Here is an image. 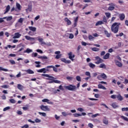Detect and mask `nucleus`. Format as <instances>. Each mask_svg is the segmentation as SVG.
Listing matches in <instances>:
<instances>
[{
    "mask_svg": "<svg viewBox=\"0 0 128 128\" xmlns=\"http://www.w3.org/2000/svg\"><path fill=\"white\" fill-rule=\"evenodd\" d=\"M120 29V25L118 22L114 23L111 26V30L114 34H118Z\"/></svg>",
    "mask_w": 128,
    "mask_h": 128,
    "instance_id": "nucleus-1",
    "label": "nucleus"
},
{
    "mask_svg": "<svg viewBox=\"0 0 128 128\" xmlns=\"http://www.w3.org/2000/svg\"><path fill=\"white\" fill-rule=\"evenodd\" d=\"M40 108V110L44 112H50V109L48 106L41 105Z\"/></svg>",
    "mask_w": 128,
    "mask_h": 128,
    "instance_id": "nucleus-2",
    "label": "nucleus"
},
{
    "mask_svg": "<svg viewBox=\"0 0 128 128\" xmlns=\"http://www.w3.org/2000/svg\"><path fill=\"white\" fill-rule=\"evenodd\" d=\"M65 88L68 90H74L76 89V86L70 84L69 86H65Z\"/></svg>",
    "mask_w": 128,
    "mask_h": 128,
    "instance_id": "nucleus-3",
    "label": "nucleus"
},
{
    "mask_svg": "<svg viewBox=\"0 0 128 128\" xmlns=\"http://www.w3.org/2000/svg\"><path fill=\"white\" fill-rule=\"evenodd\" d=\"M24 38L27 40H30V42H32V44L34 43V40H36V38H32L28 36H26Z\"/></svg>",
    "mask_w": 128,
    "mask_h": 128,
    "instance_id": "nucleus-4",
    "label": "nucleus"
},
{
    "mask_svg": "<svg viewBox=\"0 0 128 128\" xmlns=\"http://www.w3.org/2000/svg\"><path fill=\"white\" fill-rule=\"evenodd\" d=\"M95 59L96 60H97V62H95V64H100L104 62V60L98 56L95 57Z\"/></svg>",
    "mask_w": 128,
    "mask_h": 128,
    "instance_id": "nucleus-5",
    "label": "nucleus"
},
{
    "mask_svg": "<svg viewBox=\"0 0 128 128\" xmlns=\"http://www.w3.org/2000/svg\"><path fill=\"white\" fill-rule=\"evenodd\" d=\"M38 72H43L44 74H46V72H50L48 68H42V69L37 70Z\"/></svg>",
    "mask_w": 128,
    "mask_h": 128,
    "instance_id": "nucleus-6",
    "label": "nucleus"
},
{
    "mask_svg": "<svg viewBox=\"0 0 128 128\" xmlns=\"http://www.w3.org/2000/svg\"><path fill=\"white\" fill-rule=\"evenodd\" d=\"M108 6H110L108 8V10H114V7L116 6L114 4L110 3L108 4Z\"/></svg>",
    "mask_w": 128,
    "mask_h": 128,
    "instance_id": "nucleus-7",
    "label": "nucleus"
},
{
    "mask_svg": "<svg viewBox=\"0 0 128 128\" xmlns=\"http://www.w3.org/2000/svg\"><path fill=\"white\" fill-rule=\"evenodd\" d=\"M74 116V118H78V116H86V113L83 112L82 113V114L75 113L73 114Z\"/></svg>",
    "mask_w": 128,
    "mask_h": 128,
    "instance_id": "nucleus-8",
    "label": "nucleus"
},
{
    "mask_svg": "<svg viewBox=\"0 0 128 128\" xmlns=\"http://www.w3.org/2000/svg\"><path fill=\"white\" fill-rule=\"evenodd\" d=\"M68 58H70V60H71L74 61V56H74V54L72 55V52H70L68 54Z\"/></svg>",
    "mask_w": 128,
    "mask_h": 128,
    "instance_id": "nucleus-9",
    "label": "nucleus"
},
{
    "mask_svg": "<svg viewBox=\"0 0 128 128\" xmlns=\"http://www.w3.org/2000/svg\"><path fill=\"white\" fill-rule=\"evenodd\" d=\"M46 68H53V70H54V72H58L57 68L54 67V66H47L46 67Z\"/></svg>",
    "mask_w": 128,
    "mask_h": 128,
    "instance_id": "nucleus-10",
    "label": "nucleus"
},
{
    "mask_svg": "<svg viewBox=\"0 0 128 128\" xmlns=\"http://www.w3.org/2000/svg\"><path fill=\"white\" fill-rule=\"evenodd\" d=\"M114 62L116 66H118V68H122V62H120L118 60H115Z\"/></svg>",
    "mask_w": 128,
    "mask_h": 128,
    "instance_id": "nucleus-11",
    "label": "nucleus"
},
{
    "mask_svg": "<svg viewBox=\"0 0 128 128\" xmlns=\"http://www.w3.org/2000/svg\"><path fill=\"white\" fill-rule=\"evenodd\" d=\"M61 62H64V64H70L72 62L70 60H66V59L64 58H62L60 59Z\"/></svg>",
    "mask_w": 128,
    "mask_h": 128,
    "instance_id": "nucleus-12",
    "label": "nucleus"
},
{
    "mask_svg": "<svg viewBox=\"0 0 128 128\" xmlns=\"http://www.w3.org/2000/svg\"><path fill=\"white\" fill-rule=\"evenodd\" d=\"M20 36H22V34H20L18 32H16L13 36V38H20Z\"/></svg>",
    "mask_w": 128,
    "mask_h": 128,
    "instance_id": "nucleus-13",
    "label": "nucleus"
},
{
    "mask_svg": "<svg viewBox=\"0 0 128 128\" xmlns=\"http://www.w3.org/2000/svg\"><path fill=\"white\" fill-rule=\"evenodd\" d=\"M42 76H46V78H48L49 80H52L54 79V77L52 76H50V75H48V74H42Z\"/></svg>",
    "mask_w": 128,
    "mask_h": 128,
    "instance_id": "nucleus-14",
    "label": "nucleus"
},
{
    "mask_svg": "<svg viewBox=\"0 0 128 128\" xmlns=\"http://www.w3.org/2000/svg\"><path fill=\"white\" fill-rule=\"evenodd\" d=\"M119 18H120V20H124V18H126V16L124 14L122 13L119 14Z\"/></svg>",
    "mask_w": 128,
    "mask_h": 128,
    "instance_id": "nucleus-15",
    "label": "nucleus"
},
{
    "mask_svg": "<svg viewBox=\"0 0 128 128\" xmlns=\"http://www.w3.org/2000/svg\"><path fill=\"white\" fill-rule=\"evenodd\" d=\"M64 22H67V24L68 26H70V24H72V21H70V20H68V18H66L64 20Z\"/></svg>",
    "mask_w": 128,
    "mask_h": 128,
    "instance_id": "nucleus-16",
    "label": "nucleus"
},
{
    "mask_svg": "<svg viewBox=\"0 0 128 128\" xmlns=\"http://www.w3.org/2000/svg\"><path fill=\"white\" fill-rule=\"evenodd\" d=\"M78 16H76L74 20V28H76V26H78Z\"/></svg>",
    "mask_w": 128,
    "mask_h": 128,
    "instance_id": "nucleus-17",
    "label": "nucleus"
},
{
    "mask_svg": "<svg viewBox=\"0 0 128 128\" xmlns=\"http://www.w3.org/2000/svg\"><path fill=\"white\" fill-rule=\"evenodd\" d=\"M116 98H118V100H120V102H122V100H124V98L120 94H118L116 96Z\"/></svg>",
    "mask_w": 128,
    "mask_h": 128,
    "instance_id": "nucleus-18",
    "label": "nucleus"
},
{
    "mask_svg": "<svg viewBox=\"0 0 128 128\" xmlns=\"http://www.w3.org/2000/svg\"><path fill=\"white\" fill-rule=\"evenodd\" d=\"M38 40L39 42H40L41 44L46 45V42H44V38H38Z\"/></svg>",
    "mask_w": 128,
    "mask_h": 128,
    "instance_id": "nucleus-19",
    "label": "nucleus"
},
{
    "mask_svg": "<svg viewBox=\"0 0 128 128\" xmlns=\"http://www.w3.org/2000/svg\"><path fill=\"white\" fill-rule=\"evenodd\" d=\"M25 72H26L29 74H34V72L30 69H28V70H25Z\"/></svg>",
    "mask_w": 128,
    "mask_h": 128,
    "instance_id": "nucleus-20",
    "label": "nucleus"
},
{
    "mask_svg": "<svg viewBox=\"0 0 128 128\" xmlns=\"http://www.w3.org/2000/svg\"><path fill=\"white\" fill-rule=\"evenodd\" d=\"M10 5H8L6 8V11L4 12V14H6L7 12H10Z\"/></svg>",
    "mask_w": 128,
    "mask_h": 128,
    "instance_id": "nucleus-21",
    "label": "nucleus"
},
{
    "mask_svg": "<svg viewBox=\"0 0 128 128\" xmlns=\"http://www.w3.org/2000/svg\"><path fill=\"white\" fill-rule=\"evenodd\" d=\"M28 28L30 30H32V32H36V27L30 26L28 27Z\"/></svg>",
    "mask_w": 128,
    "mask_h": 128,
    "instance_id": "nucleus-22",
    "label": "nucleus"
},
{
    "mask_svg": "<svg viewBox=\"0 0 128 128\" xmlns=\"http://www.w3.org/2000/svg\"><path fill=\"white\" fill-rule=\"evenodd\" d=\"M62 114L63 116H72V113H68L66 112H62Z\"/></svg>",
    "mask_w": 128,
    "mask_h": 128,
    "instance_id": "nucleus-23",
    "label": "nucleus"
},
{
    "mask_svg": "<svg viewBox=\"0 0 128 128\" xmlns=\"http://www.w3.org/2000/svg\"><path fill=\"white\" fill-rule=\"evenodd\" d=\"M110 53H106L104 56L103 58L104 60H108V58H110Z\"/></svg>",
    "mask_w": 128,
    "mask_h": 128,
    "instance_id": "nucleus-24",
    "label": "nucleus"
},
{
    "mask_svg": "<svg viewBox=\"0 0 128 128\" xmlns=\"http://www.w3.org/2000/svg\"><path fill=\"white\" fill-rule=\"evenodd\" d=\"M24 53L30 54V52H32V50L28 48L24 52Z\"/></svg>",
    "mask_w": 128,
    "mask_h": 128,
    "instance_id": "nucleus-25",
    "label": "nucleus"
},
{
    "mask_svg": "<svg viewBox=\"0 0 128 128\" xmlns=\"http://www.w3.org/2000/svg\"><path fill=\"white\" fill-rule=\"evenodd\" d=\"M103 124H106V126H108V119H106V118H104L103 120Z\"/></svg>",
    "mask_w": 128,
    "mask_h": 128,
    "instance_id": "nucleus-26",
    "label": "nucleus"
},
{
    "mask_svg": "<svg viewBox=\"0 0 128 128\" xmlns=\"http://www.w3.org/2000/svg\"><path fill=\"white\" fill-rule=\"evenodd\" d=\"M88 66H89L90 68H96V64H92V62L89 63Z\"/></svg>",
    "mask_w": 128,
    "mask_h": 128,
    "instance_id": "nucleus-27",
    "label": "nucleus"
},
{
    "mask_svg": "<svg viewBox=\"0 0 128 128\" xmlns=\"http://www.w3.org/2000/svg\"><path fill=\"white\" fill-rule=\"evenodd\" d=\"M101 77L102 78H104V80H106V78L108 76L104 73H102L100 74Z\"/></svg>",
    "mask_w": 128,
    "mask_h": 128,
    "instance_id": "nucleus-28",
    "label": "nucleus"
},
{
    "mask_svg": "<svg viewBox=\"0 0 128 128\" xmlns=\"http://www.w3.org/2000/svg\"><path fill=\"white\" fill-rule=\"evenodd\" d=\"M98 88H102V90H106V88L104 86L102 85V84H98Z\"/></svg>",
    "mask_w": 128,
    "mask_h": 128,
    "instance_id": "nucleus-29",
    "label": "nucleus"
},
{
    "mask_svg": "<svg viewBox=\"0 0 128 128\" xmlns=\"http://www.w3.org/2000/svg\"><path fill=\"white\" fill-rule=\"evenodd\" d=\"M99 68H106V66L104 64L102 63L100 65Z\"/></svg>",
    "mask_w": 128,
    "mask_h": 128,
    "instance_id": "nucleus-30",
    "label": "nucleus"
},
{
    "mask_svg": "<svg viewBox=\"0 0 128 128\" xmlns=\"http://www.w3.org/2000/svg\"><path fill=\"white\" fill-rule=\"evenodd\" d=\"M102 24H104V22L102 21H98L96 24V26H100Z\"/></svg>",
    "mask_w": 128,
    "mask_h": 128,
    "instance_id": "nucleus-31",
    "label": "nucleus"
},
{
    "mask_svg": "<svg viewBox=\"0 0 128 128\" xmlns=\"http://www.w3.org/2000/svg\"><path fill=\"white\" fill-rule=\"evenodd\" d=\"M34 64H37L36 66V68H40V62L36 61L34 62Z\"/></svg>",
    "mask_w": 128,
    "mask_h": 128,
    "instance_id": "nucleus-32",
    "label": "nucleus"
},
{
    "mask_svg": "<svg viewBox=\"0 0 128 128\" xmlns=\"http://www.w3.org/2000/svg\"><path fill=\"white\" fill-rule=\"evenodd\" d=\"M104 33L106 36L107 38H110V34L108 33V30H105L104 31Z\"/></svg>",
    "mask_w": 128,
    "mask_h": 128,
    "instance_id": "nucleus-33",
    "label": "nucleus"
},
{
    "mask_svg": "<svg viewBox=\"0 0 128 128\" xmlns=\"http://www.w3.org/2000/svg\"><path fill=\"white\" fill-rule=\"evenodd\" d=\"M112 106L113 108H118V106L116 103H112Z\"/></svg>",
    "mask_w": 128,
    "mask_h": 128,
    "instance_id": "nucleus-34",
    "label": "nucleus"
},
{
    "mask_svg": "<svg viewBox=\"0 0 128 128\" xmlns=\"http://www.w3.org/2000/svg\"><path fill=\"white\" fill-rule=\"evenodd\" d=\"M38 58H40V60H48V57L46 56H40L38 57Z\"/></svg>",
    "mask_w": 128,
    "mask_h": 128,
    "instance_id": "nucleus-35",
    "label": "nucleus"
},
{
    "mask_svg": "<svg viewBox=\"0 0 128 128\" xmlns=\"http://www.w3.org/2000/svg\"><path fill=\"white\" fill-rule=\"evenodd\" d=\"M121 118H122V120H126V122H128V118L124 116H120Z\"/></svg>",
    "mask_w": 128,
    "mask_h": 128,
    "instance_id": "nucleus-36",
    "label": "nucleus"
},
{
    "mask_svg": "<svg viewBox=\"0 0 128 128\" xmlns=\"http://www.w3.org/2000/svg\"><path fill=\"white\" fill-rule=\"evenodd\" d=\"M38 114H40V116H46V112H38Z\"/></svg>",
    "mask_w": 128,
    "mask_h": 128,
    "instance_id": "nucleus-37",
    "label": "nucleus"
},
{
    "mask_svg": "<svg viewBox=\"0 0 128 128\" xmlns=\"http://www.w3.org/2000/svg\"><path fill=\"white\" fill-rule=\"evenodd\" d=\"M92 50H93V52H98V50H100V48H92Z\"/></svg>",
    "mask_w": 128,
    "mask_h": 128,
    "instance_id": "nucleus-38",
    "label": "nucleus"
},
{
    "mask_svg": "<svg viewBox=\"0 0 128 128\" xmlns=\"http://www.w3.org/2000/svg\"><path fill=\"white\" fill-rule=\"evenodd\" d=\"M1 70H2L3 72H8V69H6L4 68H3L2 67V66H0V72Z\"/></svg>",
    "mask_w": 128,
    "mask_h": 128,
    "instance_id": "nucleus-39",
    "label": "nucleus"
},
{
    "mask_svg": "<svg viewBox=\"0 0 128 128\" xmlns=\"http://www.w3.org/2000/svg\"><path fill=\"white\" fill-rule=\"evenodd\" d=\"M42 102H48V104H50L48 102H50V100L48 98H44L42 100Z\"/></svg>",
    "mask_w": 128,
    "mask_h": 128,
    "instance_id": "nucleus-40",
    "label": "nucleus"
},
{
    "mask_svg": "<svg viewBox=\"0 0 128 128\" xmlns=\"http://www.w3.org/2000/svg\"><path fill=\"white\" fill-rule=\"evenodd\" d=\"M76 80H78V82H82V78H80V76H76Z\"/></svg>",
    "mask_w": 128,
    "mask_h": 128,
    "instance_id": "nucleus-41",
    "label": "nucleus"
},
{
    "mask_svg": "<svg viewBox=\"0 0 128 128\" xmlns=\"http://www.w3.org/2000/svg\"><path fill=\"white\" fill-rule=\"evenodd\" d=\"M85 74L86 76H89L90 78H91V76H90V72H85Z\"/></svg>",
    "mask_w": 128,
    "mask_h": 128,
    "instance_id": "nucleus-42",
    "label": "nucleus"
},
{
    "mask_svg": "<svg viewBox=\"0 0 128 128\" xmlns=\"http://www.w3.org/2000/svg\"><path fill=\"white\" fill-rule=\"evenodd\" d=\"M105 14L108 18H110V13L106 12Z\"/></svg>",
    "mask_w": 128,
    "mask_h": 128,
    "instance_id": "nucleus-43",
    "label": "nucleus"
},
{
    "mask_svg": "<svg viewBox=\"0 0 128 128\" xmlns=\"http://www.w3.org/2000/svg\"><path fill=\"white\" fill-rule=\"evenodd\" d=\"M16 6L18 10H20V4L18 3L16 4Z\"/></svg>",
    "mask_w": 128,
    "mask_h": 128,
    "instance_id": "nucleus-44",
    "label": "nucleus"
},
{
    "mask_svg": "<svg viewBox=\"0 0 128 128\" xmlns=\"http://www.w3.org/2000/svg\"><path fill=\"white\" fill-rule=\"evenodd\" d=\"M124 36V34L122 32H120L119 34H116V36L117 38L118 36Z\"/></svg>",
    "mask_w": 128,
    "mask_h": 128,
    "instance_id": "nucleus-45",
    "label": "nucleus"
},
{
    "mask_svg": "<svg viewBox=\"0 0 128 128\" xmlns=\"http://www.w3.org/2000/svg\"><path fill=\"white\" fill-rule=\"evenodd\" d=\"M18 90H22V86L20 84H18Z\"/></svg>",
    "mask_w": 128,
    "mask_h": 128,
    "instance_id": "nucleus-46",
    "label": "nucleus"
},
{
    "mask_svg": "<svg viewBox=\"0 0 128 128\" xmlns=\"http://www.w3.org/2000/svg\"><path fill=\"white\" fill-rule=\"evenodd\" d=\"M10 106H7L6 108H4L3 109V112H6V110H10Z\"/></svg>",
    "mask_w": 128,
    "mask_h": 128,
    "instance_id": "nucleus-47",
    "label": "nucleus"
},
{
    "mask_svg": "<svg viewBox=\"0 0 128 128\" xmlns=\"http://www.w3.org/2000/svg\"><path fill=\"white\" fill-rule=\"evenodd\" d=\"M122 112H128V108H122Z\"/></svg>",
    "mask_w": 128,
    "mask_h": 128,
    "instance_id": "nucleus-48",
    "label": "nucleus"
},
{
    "mask_svg": "<svg viewBox=\"0 0 128 128\" xmlns=\"http://www.w3.org/2000/svg\"><path fill=\"white\" fill-rule=\"evenodd\" d=\"M102 21L104 22H108V20H106V16H104Z\"/></svg>",
    "mask_w": 128,
    "mask_h": 128,
    "instance_id": "nucleus-49",
    "label": "nucleus"
},
{
    "mask_svg": "<svg viewBox=\"0 0 128 128\" xmlns=\"http://www.w3.org/2000/svg\"><path fill=\"white\" fill-rule=\"evenodd\" d=\"M10 102L11 104H16V100L14 99H10Z\"/></svg>",
    "mask_w": 128,
    "mask_h": 128,
    "instance_id": "nucleus-50",
    "label": "nucleus"
},
{
    "mask_svg": "<svg viewBox=\"0 0 128 128\" xmlns=\"http://www.w3.org/2000/svg\"><path fill=\"white\" fill-rule=\"evenodd\" d=\"M36 56H38V53L35 52V53H32V58H36Z\"/></svg>",
    "mask_w": 128,
    "mask_h": 128,
    "instance_id": "nucleus-51",
    "label": "nucleus"
},
{
    "mask_svg": "<svg viewBox=\"0 0 128 128\" xmlns=\"http://www.w3.org/2000/svg\"><path fill=\"white\" fill-rule=\"evenodd\" d=\"M88 38L90 40H94V37L92 36V35H89Z\"/></svg>",
    "mask_w": 128,
    "mask_h": 128,
    "instance_id": "nucleus-52",
    "label": "nucleus"
},
{
    "mask_svg": "<svg viewBox=\"0 0 128 128\" xmlns=\"http://www.w3.org/2000/svg\"><path fill=\"white\" fill-rule=\"evenodd\" d=\"M88 128H94V124H92V123H89L88 124Z\"/></svg>",
    "mask_w": 128,
    "mask_h": 128,
    "instance_id": "nucleus-53",
    "label": "nucleus"
},
{
    "mask_svg": "<svg viewBox=\"0 0 128 128\" xmlns=\"http://www.w3.org/2000/svg\"><path fill=\"white\" fill-rule=\"evenodd\" d=\"M58 88H59V90H64V87H62V85H60L58 86Z\"/></svg>",
    "mask_w": 128,
    "mask_h": 128,
    "instance_id": "nucleus-54",
    "label": "nucleus"
},
{
    "mask_svg": "<svg viewBox=\"0 0 128 128\" xmlns=\"http://www.w3.org/2000/svg\"><path fill=\"white\" fill-rule=\"evenodd\" d=\"M62 56L61 54H57L56 56V60H58V58H60V57Z\"/></svg>",
    "mask_w": 128,
    "mask_h": 128,
    "instance_id": "nucleus-55",
    "label": "nucleus"
},
{
    "mask_svg": "<svg viewBox=\"0 0 128 128\" xmlns=\"http://www.w3.org/2000/svg\"><path fill=\"white\" fill-rule=\"evenodd\" d=\"M53 82H54L55 84H60V81L58 80H53Z\"/></svg>",
    "mask_w": 128,
    "mask_h": 128,
    "instance_id": "nucleus-56",
    "label": "nucleus"
},
{
    "mask_svg": "<svg viewBox=\"0 0 128 128\" xmlns=\"http://www.w3.org/2000/svg\"><path fill=\"white\" fill-rule=\"evenodd\" d=\"M1 88H8V85H3L1 86Z\"/></svg>",
    "mask_w": 128,
    "mask_h": 128,
    "instance_id": "nucleus-57",
    "label": "nucleus"
},
{
    "mask_svg": "<svg viewBox=\"0 0 128 128\" xmlns=\"http://www.w3.org/2000/svg\"><path fill=\"white\" fill-rule=\"evenodd\" d=\"M12 20V16H8L6 18L7 21Z\"/></svg>",
    "mask_w": 128,
    "mask_h": 128,
    "instance_id": "nucleus-58",
    "label": "nucleus"
},
{
    "mask_svg": "<svg viewBox=\"0 0 128 128\" xmlns=\"http://www.w3.org/2000/svg\"><path fill=\"white\" fill-rule=\"evenodd\" d=\"M18 22H20V24H22V22H24V18H20L18 20Z\"/></svg>",
    "mask_w": 128,
    "mask_h": 128,
    "instance_id": "nucleus-59",
    "label": "nucleus"
},
{
    "mask_svg": "<svg viewBox=\"0 0 128 128\" xmlns=\"http://www.w3.org/2000/svg\"><path fill=\"white\" fill-rule=\"evenodd\" d=\"M10 64H16V62H14V60H10Z\"/></svg>",
    "mask_w": 128,
    "mask_h": 128,
    "instance_id": "nucleus-60",
    "label": "nucleus"
},
{
    "mask_svg": "<svg viewBox=\"0 0 128 128\" xmlns=\"http://www.w3.org/2000/svg\"><path fill=\"white\" fill-rule=\"evenodd\" d=\"M42 122V120H40L36 118V120H35V122Z\"/></svg>",
    "mask_w": 128,
    "mask_h": 128,
    "instance_id": "nucleus-61",
    "label": "nucleus"
},
{
    "mask_svg": "<svg viewBox=\"0 0 128 128\" xmlns=\"http://www.w3.org/2000/svg\"><path fill=\"white\" fill-rule=\"evenodd\" d=\"M116 95H112L110 98H113V100H114L115 98H116Z\"/></svg>",
    "mask_w": 128,
    "mask_h": 128,
    "instance_id": "nucleus-62",
    "label": "nucleus"
},
{
    "mask_svg": "<svg viewBox=\"0 0 128 128\" xmlns=\"http://www.w3.org/2000/svg\"><path fill=\"white\" fill-rule=\"evenodd\" d=\"M88 106H94V104L92 102H88Z\"/></svg>",
    "mask_w": 128,
    "mask_h": 128,
    "instance_id": "nucleus-63",
    "label": "nucleus"
},
{
    "mask_svg": "<svg viewBox=\"0 0 128 128\" xmlns=\"http://www.w3.org/2000/svg\"><path fill=\"white\" fill-rule=\"evenodd\" d=\"M74 34H70V36H69V38L72 39L74 38Z\"/></svg>",
    "mask_w": 128,
    "mask_h": 128,
    "instance_id": "nucleus-64",
    "label": "nucleus"
}]
</instances>
